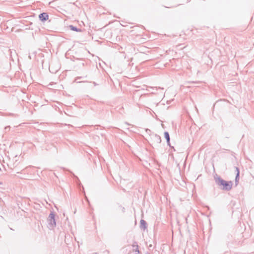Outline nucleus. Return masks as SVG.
Segmentation results:
<instances>
[{"instance_id":"423d86ee","label":"nucleus","mask_w":254,"mask_h":254,"mask_svg":"<svg viewBox=\"0 0 254 254\" xmlns=\"http://www.w3.org/2000/svg\"><path fill=\"white\" fill-rule=\"evenodd\" d=\"M164 137L166 139V141L167 142V145H169V146L171 147V144H170V135H169V133L168 131H165L164 132Z\"/></svg>"},{"instance_id":"9d476101","label":"nucleus","mask_w":254,"mask_h":254,"mask_svg":"<svg viewBox=\"0 0 254 254\" xmlns=\"http://www.w3.org/2000/svg\"><path fill=\"white\" fill-rule=\"evenodd\" d=\"M94 84L95 85H97V84H96V83L95 82H94Z\"/></svg>"},{"instance_id":"9b49d317","label":"nucleus","mask_w":254,"mask_h":254,"mask_svg":"<svg viewBox=\"0 0 254 254\" xmlns=\"http://www.w3.org/2000/svg\"><path fill=\"white\" fill-rule=\"evenodd\" d=\"M145 254H149V253H146Z\"/></svg>"},{"instance_id":"39448f33","label":"nucleus","mask_w":254,"mask_h":254,"mask_svg":"<svg viewBox=\"0 0 254 254\" xmlns=\"http://www.w3.org/2000/svg\"><path fill=\"white\" fill-rule=\"evenodd\" d=\"M236 171L237 172L236 176L235 177V184L237 186L239 183V178H240V170L238 167H235Z\"/></svg>"},{"instance_id":"f257e3e1","label":"nucleus","mask_w":254,"mask_h":254,"mask_svg":"<svg viewBox=\"0 0 254 254\" xmlns=\"http://www.w3.org/2000/svg\"><path fill=\"white\" fill-rule=\"evenodd\" d=\"M214 178L216 184L221 190L229 191L232 189L233 184L232 181H226L217 174L214 176Z\"/></svg>"},{"instance_id":"6e6552de","label":"nucleus","mask_w":254,"mask_h":254,"mask_svg":"<svg viewBox=\"0 0 254 254\" xmlns=\"http://www.w3.org/2000/svg\"><path fill=\"white\" fill-rule=\"evenodd\" d=\"M68 28L72 31H76V32H81L82 30L80 28H78L72 25H70L68 26Z\"/></svg>"},{"instance_id":"7ed1b4c3","label":"nucleus","mask_w":254,"mask_h":254,"mask_svg":"<svg viewBox=\"0 0 254 254\" xmlns=\"http://www.w3.org/2000/svg\"><path fill=\"white\" fill-rule=\"evenodd\" d=\"M39 19L42 21H46L48 18L49 15L46 12H43L39 15Z\"/></svg>"},{"instance_id":"f03ea898","label":"nucleus","mask_w":254,"mask_h":254,"mask_svg":"<svg viewBox=\"0 0 254 254\" xmlns=\"http://www.w3.org/2000/svg\"><path fill=\"white\" fill-rule=\"evenodd\" d=\"M48 225L50 228H53L56 226V222L55 220V214L54 212H51L50 213L48 219Z\"/></svg>"},{"instance_id":"f8f14e48","label":"nucleus","mask_w":254,"mask_h":254,"mask_svg":"<svg viewBox=\"0 0 254 254\" xmlns=\"http://www.w3.org/2000/svg\"><path fill=\"white\" fill-rule=\"evenodd\" d=\"M0 184H1V183H0Z\"/></svg>"},{"instance_id":"0eeeda50","label":"nucleus","mask_w":254,"mask_h":254,"mask_svg":"<svg viewBox=\"0 0 254 254\" xmlns=\"http://www.w3.org/2000/svg\"><path fill=\"white\" fill-rule=\"evenodd\" d=\"M147 225L146 222L144 220L141 219L140 222V228L145 230L147 228Z\"/></svg>"},{"instance_id":"1a4fd4ad","label":"nucleus","mask_w":254,"mask_h":254,"mask_svg":"<svg viewBox=\"0 0 254 254\" xmlns=\"http://www.w3.org/2000/svg\"><path fill=\"white\" fill-rule=\"evenodd\" d=\"M146 132L149 133V132H151V130L150 129H146Z\"/></svg>"},{"instance_id":"20e7f679","label":"nucleus","mask_w":254,"mask_h":254,"mask_svg":"<svg viewBox=\"0 0 254 254\" xmlns=\"http://www.w3.org/2000/svg\"><path fill=\"white\" fill-rule=\"evenodd\" d=\"M152 139L155 143L160 144L161 142V137L159 135H157V134H155L153 135Z\"/></svg>"}]
</instances>
